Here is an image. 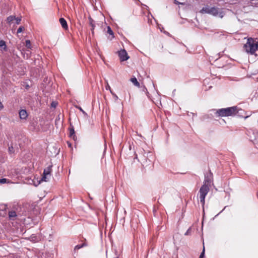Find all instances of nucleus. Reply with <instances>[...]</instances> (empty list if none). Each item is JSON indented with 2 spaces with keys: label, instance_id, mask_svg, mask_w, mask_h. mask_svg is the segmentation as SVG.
Returning <instances> with one entry per match:
<instances>
[{
  "label": "nucleus",
  "instance_id": "1",
  "mask_svg": "<svg viewBox=\"0 0 258 258\" xmlns=\"http://www.w3.org/2000/svg\"><path fill=\"white\" fill-rule=\"evenodd\" d=\"M212 181V175L211 174L209 175L205 176L203 184L199 190L200 202L203 207L205 203V197L210 190V186Z\"/></svg>",
  "mask_w": 258,
  "mask_h": 258
},
{
  "label": "nucleus",
  "instance_id": "2",
  "mask_svg": "<svg viewBox=\"0 0 258 258\" xmlns=\"http://www.w3.org/2000/svg\"><path fill=\"white\" fill-rule=\"evenodd\" d=\"M200 12L202 14H208L215 17L218 16L220 18H223L225 15V13L223 11V9L215 7H210L208 6L203 7Z\"/></svg>",
  "mask_w": 258,
  "mask_h": 258
},
{
  "label": "nucleus",
  "instance_id": "3",
  "mask_svg": "<svg viewBox=\"0 0 258 258\" xmlns=\"http://www.w3.org/2000/svg\"><path fill=\"white\" fill-rule=\"evenodd\" d=\"M237 106H232L218 109L216 112L217 116L225 117L234 116L238 113Z\"/></svg>",
  "mask_w": 258,
  "mask_h": 258
},
{
  "label": "nucleus",
  "instance_id": "4",
  "mask_svg": "<svg viewBox=\"0 0 258 258\" xmlns=\"http://www.w3.org/2000/svg\"><path fill=\"white\" fill-rule=\"evenodd\" d=\"M243 48L247 53L253 54L258 49V41L251 37L248 38Z\"/></svg>",
  "mask_w": 258,
  "mask_h": 258
},
{
  "label": "nucleus",
  "instance_id": "5",
  "mask_svg": "<svg viewBox=\"0 0 258 258\" xmlns=\"http://www.w3.org/2000/svg\"><path fill=\"white\" fill-rule=\"evenodd\" d=\"M247 134L251 142H254L258 139V131L255 129H249L247 131Z\"/></svg>",
  "mask_w": 258,
  "mask_h": 258
},
{
  "label": "nucleus",
  "instance_id": "6",
  "mask_svg": "<svg viewBox=\"0 0 258 258\" xmlns=\"http://www.w3.org/2000/svg\"><path fill=\"white\" fill-rule=\"evenodd\" d=\"M52 165L48 166L46 168L44 169L42 177L41 178L42 181H47L49 179L51 172L52 171Z\"/></svg>",
  "mask_w": 258,
  "mask_h": 258
},
{
  "label": "nucleus",
  "instance_id": "7",
  "mask_svg": "<svg viewBox=\"0 0 258 258\" xmlns=\"http://www.w3.org/2000/svg\"><path fill=\"white\" fill-rule=\"evenodd\" d=\"M118 54L121 61H125L129 58L126 51L124 49H121L118 51Z\"/></svg>",
  "mask_w": 258,
  "mask_h": 258
},
{
  "label": "nucleus",
  "instance_id": "8",
  "mask_svg": "<svg viewBox=\"0 0 258 258\" xmlns=\"http://www.w3.org/2000/svg\"><path fill=\"white\" fill-rule=\"evenodd\" d=\"M19 117L21 119H26L28 117V113L25 109H21L19 112Z\"/></svg>",
  "mask_w": 258,
  "mask_h": 258
},
{
  "label": "nucleus",
  "instance_id": "9",
  "mask_svg": "<svg viewBox=\"0 0 258 258\" xmlns=\"http://www.w3.org/2000/svg\"><path fill=\"white\" fill-rule=\"evenodd\" d=\"M59 21L62 27L65 30H67L68 26L66 20L63 18H61L59 19Z\"/></svg>",
  "mask_w": 258,
  "mask_h": 258
},
{
  "label": "nucleus",
  "instance_id": "10",
  "mask_svg": "<svg viewBox=\"0 0 258 258\" xmlns=\"http://www.w3.org/2000/svg\"><path fill=\"white\" fill-rule=\"evenodd\" d=\"M89 24L92 27L91 32H92V33L93 34H94V30L95 29V25H96L95 22L93 20V19L91 18V17L89 18Z\"/></svg>",
  "mask_w": 258,
  "mask_h": 258
},
{
  "label": "nucleus",
  "instance_id": "11",
  "mask_svg": "<svg viewBox=\"0 0 258 258\" xmlns=\"http://www.w3.org/2000/svg\"><path fill=\"white\" fill-rule=\"evenodd\" d=\"M85 242H83L82 244H78L75 246L74 249L75 252H76V250H77L82 247L87 246L88 245V244L86 242V240L85 239Z\"/></svg>",
  "mask_w": 258,
  "mask_h": 258
},
{
  "label": "nucleus",
  "instance_id": "12",
  "mask_svg": "<svg viewBox=\"0 0 258 258\" xmlns=\"http://www.w3.org/2000/svg\"><path fill=\"white\" fill-rule=\"evenodd\" d=\"M8 215H9V217L10 219H11V220H13L17 216L16 212L14 211H9Z\"/></svg>",
  "mask_w": 258,
  "mask_h": 258
},
{
  "label": "nucleus",
  "instance_id": "13",
  "mask_svg": "<svg viewBox=\"0 0 258 258\" xmlns=\"http://www.w3.org/2000/svg\"><path fill=\"white\" fill-rule=\"evenodd\" d=\"M131 81L137 87L140 86V83L138 82L137 79L136 77H133L131 79Z\"/></svg>",
  "mask_w": 258,
  "mask_h": 258
},
{
  "label": "nucleus",
  "instance_id": "14",
  "mask_svg": "<svg viewBox=\"0 0 258 258\" xmlns=\"http://www.w3.org/2000/svg\"><path fill=\"white\" fill-rule=\"evenodd\" d=\"M16 19V17L15 16H10L7 18L8 23L9 24H11L14 20Z\"/></svg>",
  "mask_w": 258,
  "mask_h": 258
},
{
  "label": "nucleus",
  "instance_id": "15",
  "mask_svg": "<svg viewBox=\"0 0 258 258\" xmlns=\"http://www.w3.org/2000/svg\"><path fill=\"white\" fill-rule=\"evenodd\" d=\"M107 32L108 34H109V35H111V38H110V39H112L114 37L113 32L112 30H111V28L109 26L107 27Z\"/></svg>",
  "mask_w": 258,
  "mask_h": 258
},
{
  "label": "nucleus",
  "instance_id": "16",
  "mask_svg": "<svg viewBox=\"0 0 258 258\" xmlns=\"http://www.w3.org/2000/svg\"><path fill=\"white\" fill-rule=\"evenodd\" d=\"M0 47L4 49V50L6 49L7 46L6 44V42L4 40H0Z\"/></svg>",
  "mask_w": 258,
  "mask_h": 258
},
{
  "label": "nucleus",
  "instance_id": "17",
  "mask_svg": "<svg viewBox=\"0 0 258 258\" xmlns=\"http://www.w3.org/2000/svg\"><path fill=\"white\" fill-rule=\"evenodd\" d=\"M9 183L10 181L9 180H8L6 178H2V179H0V183L1 184H4V183Z\"/></svg>",
  "mask_w": 258,
  "mask_h": 258
},
{
  "label": "nucleus",
  "instance_id": "18",
  "mask_svg": "<svg viewBox=\"0 0 258 258\" xmlns=\"http://www.w3.org/2000/svg\"><path fill=\"white\" fill-rule=\"evenodd\" d=\"M25 30V28L23 26H20L18 29L17 30V33H21L22 31H23Z\"/></svg>",
  "mask_w": 258,
  "mask_h": 258
},
{
  "label": "nucleus",
  "instance_id": "19",
  "mask_svg": "<svg viewBox=\"0 0 258 258\" xmlns=\"http://www.w3.org/2000/svg\"><path fill=\"white\" fill-rule=\"evenodd\" d=\"M74 134H75V131H74V129L73 127L72 128H71L70 129V136L71 137H73Z\"/></svg>",
  "mask_w": 258,
  "mask_h": 258
},
{
  "label": "nucleus",
  "instance_id": "20",
  "mask_svg": "<svg viewBox=\"0 0 258 258\" xmlns=\"http://www.w3.org/2000/svg\"><path fill=\"white\" fill-rule=\"evenodd\" d=\"M26 47L28 48H30L31 47V42L30 40H26Z\"/></svg>",
  "mask_w": 258,
  "mask_h": 258
},
{
  "label": "nucleus",
  "instance_id": "21",
  "mask_svg": "<svg viewBox=\"0 0 258 258\" xmlns=\"http://www.w3.org/2000/svg\"><path fill=\"white\" fill-rule=\"evenodd\" d=\"M105 89L107 90H109L110 93H111V92H113L112 90H111L109 85L108 84V83L107 82L106 85L105 86Z\"/></svg>",
  "mask_w": 258,
  "mask_h": 258
},
{
  "label": "nucleus",
  "instance_id": "22",
  "mask_svg": "<svg viewBox=\"0 0 258 258\" xmlns=\"http://www.w3.org/2000/svg\"><path fill=\"white\" fill-rule=\"evenodd\" d=\"M111 94L113 96L115 101H117L118 99V96L113 92H111Z\"/></svg>",
  "mask_w": 258,
  "mask_h": 258
},
{
  "label": "nucleus",
  "instance_id": "23",
  "mask_svg": "<svg viewBox=\"0 0 258 258\" xmlns=\"http://www.w3.org/2000/svg\"><path fill=\"white\" fill-rule=\"evenodd\" d=\"M15 20L16 21V24H19L21 21V19L19 17H16Z\"/></svg>",
  "mask_w": 258,
  "mask_h": 258
},
{
  "label": "nucleus",
  "instance_id": "24",
  "mask_svg": "<svg viewBox=\"0 0 258 258\" xmlns=\"http://www.w3.org/2000/svg\"><path fill=\"white\" fill-rule=\"evenodd\" d=\"M205 256V247L204 246H203V251L202 252H201L200 255V257L201 258H204Z\"/></svg>",
  "mask_w": 258,
  "mask_h": 258
},
{
  "label": "nucleus",
  "instance_id": "25",
  "mask_svg": "<svg viewBox=\"0 0 258 258\" xmlns=\"http://www.w3.org/2000/svg\"><path fill=\"white\" fill-rule=\"evenodd\" d=\"M76 108L79 109L81 112H83V114L87 115V113L86 112L84 111V110L80 107V106H76Z\"/></svg>",
  "mask_w": 258,
  "mask_h": 258
},
{
  "label": "nucleus",
  "instance_id": "26",
  "mask_svg": "<svg viewBox=\"0 0 258 258\" xmlns=\"http://www.w3.org/2000/svg\"><path fill=\"white\" fill-rule=\"evenodd\" d=\"M9 152L10 154L14 153V148H13V146H11V147H9Z\"/></svg>",
  "mask_w": 258,
  "mask_h": 258
},
{
  "label": "nucleus",
  "instance_id": "27",
  "mask_svg": "<svg viewBox=\"0 0 258 258\" xmlns=\"http://www.w3.org/2000/svg\"><path fill=\"white\" fill-rule=\"evenodd\" d=\"M174 4H175L176 5H185V3H180V2H179L178 1H177V0H174Z\"/></svg>",
  "mask_w": 258,
  "mask_h": 258
},
{
  "label": "nucleus",
  "instance_id": "28",
  "mask_svg": "<svg viewBox=\"0 0 258 258\" xmlns=\"http://www.w3.org/2000/svg\"><path fill=\"white\" fill-rule=\"evenodd\" d=\"M190 232H191V228H189L186 231V232L185 233L184 235H190Z\"/></svg>",
  "mask_w": 258,
  "mask_h": 258
},
{
  "label": "nucleus",
  "instance_id": "29",
  "mask_svg": "<svg viewBox=\"0 0 258 258\" xmlns=\"http://www.w3.org/2000/svg\"><path fill=\"white\" fill-rule=\"evenodd\" d=\"M57 103L55 102H52V103L51 104V107H56V105H57Z\"/></svg>",
  "mask_w": 258,
  "mask_h": 258
},
{
  "label": "nucleus",
  "instance_id": "30",
  "mask_svg": "<svg viewBox=\"0 0 258 258\" xmlns=\"http://www.w3.org/2000/svg\"><path fill=\"white\" fill-rule=\"evenodd\" d=\"M248 116H245V117H244V118H245V119H246V118H248Z\"/></svg>",
  "mask_w": 258,
  "mask_h": 258
},
{
  "label": "nucleus",
  "instance_id": "31",
  "mask_svg": "<svg viewBox=\"0 0 258 258\" xmlns=\"http://www.w3.org/2000/svg\"><path fill=\"white\" fill-rule=\"evenodd\" d=\"M68 144L69 146V147H71V144H70V143H68Z\"/></svg>",
  "mask_w": 258,
  "mask_h": 258
},
{
  "label": "nucleus",
  "instance_id": "32",
  "mask_svg": "<svg viewBox=\"0 0 258 258\" xmlns=\"http://www.w3.org/2000/svg\"><path fill=\"white\" fill-rule=\"evenodd\" d=\"M114 258H118V257H114Z\"/></svg>",
  "mask_w": 258,
  "mask_h": 258
}]
</instances>
